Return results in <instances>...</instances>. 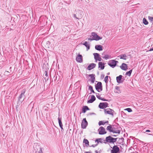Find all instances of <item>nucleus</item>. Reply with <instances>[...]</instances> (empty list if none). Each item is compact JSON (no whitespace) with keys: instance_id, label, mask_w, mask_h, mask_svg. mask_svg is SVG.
Segmentation results:
<instances>
[{"instance_id":"nucleus-1","label":"nucleus","mask_w":153,"mask_h":153,"mask_svg":"<svg viewBox=\"0 0 153 153\" xmlns=\"http://www.w3.org/2000/svg\"><path fill=\"white\" fill-rule=\"evenodd\" d=\"M102 39V38L98 36L96 33L93 32L91 33V35L90 36V38L88 39V40L90 41L93 40L98 41Z\"/></svg>"},{"instance_id":"nucleus-2","label":"nucleus","mask_w":153,"mask_h":153,"mask_svg":"<svg viewBox=\"0 0 153 153\" xmlns=\"http://www.w3.org/2000/svg\"><path fill=\"white\" fill-rule=\"evenodd\" d=\"M25 92V90L23 89L21 92L20 95L19 96L18 98V103H21L23 101L24 99L22 98L24 96V94Z\"/></svg>"},{"instance_id":"nucleus-3","label":"nucleus","mask_w":153,"mask_h":153,"mask_svg":"<svg viewBox=\"0 0 153 153\" xmlns=\"http://www.w3.org/2000/svg\"><path fill=\"white\" fill-rule=\"evenodd\" d=\"M117 140V138H114L109 136L105 138V141L107 142L110 143H114Z\"/></svg>"},{"instance_id":"nucleus-4","label":"nucleus","mask_w":153,"mask_h":153,"mask_svg":"<svg viewBox=\"0 0 153 153\" xmlns=\"http://www.w3.org/2000/svg\"><path fill=\"white\" fill-rule=\"evenodd\" d=\"M118 62L117 61L115 60H110L108 62V64L110 67L112 68H114L116 65L117 63Z\"/></svg>"},{"instance_id":"nucleus-5","label":"nucleus","mask_w":153,"mask_h":153,"mask_svg":"<svg viewBox=\"0 0 153 153\" xmlns=\"http://www.w3.org/2000/svg\"><path fill=\"white\" fill-rule=\"evenodd\" d=\"M95 88L98 92H100L102 90V86L101 82H99L95 85Z\"/></svg>"},{"instance_id":"nucleus-6","label":"nucleus","mask_w":153,"mask_h":153,"mask_svg":"<svg viewBox=\"0 0 153 153\" xmlns=\"http://www.w3.org/2000/svg\"><path fill=\"white\" fill-rule=\"evenodd\" d=\"M114 111L110 108H108L104 110V112L105 114H108L111 115L112 116L114 115Z\"/></svg>"},{"instance_id":"nucleus-7","label":"nucleus","mask_w":153,"mask_h":153,"mask_svg":"<svg viewBox=\"0 0 153 153\" xmlns=\"http://www.w3.org/2000/svg\"><path fill=\"white\" fill-rule=\"evenodd\" d=\"M120 151L119 148L116 145L114 146L113 148L111 150V153H119Z\"/></svg>"},{"instance_id":"nucleus-8","label":"nucleus","mask_w":153,"mask_h":153,"mask_svg":"<svg viewBox=\"0 0 153 153\" xmlns=\"http://www.w3.org/2000/svg\"><path fill=\"white\" fill-rule=\"evenodd\" d=\"M99 134H104L106 133V131L105 128L102 127H100L98 130Z\"/></svg>"},{"instance_id":"nucleus-9","label":"nucleus","mask_w":153,"mask_h":153,"mask_svg":"<svg viewBox=\"0 0 153 153\" xmlns=\"http://www.w3.org/2000/svg\"><path fill=\"white\" fill-rule=\"evenodd\" d=\"M88 125V122L85 118H84L81 123V127L82 128H85Z\"/></svg>"},{"instance_id":"nucleus-10","label":"nucleus","mask_w":153,"mask_h":153,"mask_svg":"<svg viewBox=\"0 0 153 153\" xmlns=\"http://www.w3.org/2000/svg\"><path fill=\"white\" fill-rule=\"evenodd\" d=\"M108 105V104L107 102H101L99 105V107L100 108L103 109L107 107Z\"/></svg>"},{"instance_id":"nucleus-11","label":"nucleus","mask_w":153,"mask_h":153,"mask_svg":"<svg viewBox=\"0 0 153 153\" xmlns=\"http://www.w3.org/2000/svg\"><path fill=\"white\" fill-rule=\"evenodd\" d=\"M94 56V59L97 62V60L99 61H101L102 60V59L100 56V55L99 54L97 53H94L93 54Z\"/></svg>"},{"instance_id":"nucleus-12","label":"nucleus","mask_w":153,"mask_h":153,"mask_svg":"<svg viewBox=\"0 0 153 153\" xmlns=\"http://www.w3.org/2000/svg\"><path fill=\"white\" fill-rule=\"evenodd\" d=\"M120 68L123 70L126 71L128 69L127 65L125 63L122 64L120 66Z\"/></svg>"},{"instance_id":"nucleus-13","label":"nucleus","mask_w":153,"mask_h":153,"mask_svg":"<svg viewBox=\"0 0 153 153\" xmlns=\"http://www.w3.org/2000/svg\"><path fill=\"white\" fill-rule=\"evenodd\" d=\"M118 57H119L120 59L124 60H126L128 57L127 55L126 54H121Z\"/></svg>"},{"instance_id":"nucleus-14","label":"nucleus","mask_w":153,"mask_h":153,"mask_svg":"<svg viewBox=\"0 0 153 153\" xmlns=\"http://www.w3.org/2000/svg\"><path fill=\"white\" fill-rule=\"evenodd\" d=\"M82 56L79 54L77 56L76 58V60L77 62H82Z\"/></svg>"},{"instance_id":"nucleus-15","label":"nucleus","mask_w":153,"mask_h":153,"mask_svg":"<svg viewBox=\"0 0 153 153\" xmlns=\"http://www.w3.org/2000/svg\"><path fill=\"white\" fill-rule=\"evenodd\" d=\"M96 66V65L94 63L90 64L88 67L87 69L89 70H90L94 68Z\"/></svg>"},{"instance_id":"nucleus-16","label":"nucleus","mask_w":153,"mask_h":153,"mask_svg":"<svg viewBox=\"0 0 153 153\" xmlns=\"http://www.w3.org/2000/svg\"><path fill=\"white\" fill-rule=\"evenodd\" d=\"M98 67L100 68V70H102L105 68L104 64L102 63V62H100L98 63Z\"/></svg>"},{"instance_id":"nucleus-17","label":"nucleus","mask_w":153,"mask_h":153,"mask_svg":"<svg viewBox=\"0 0 153 153\" xmlns=\"http://www.w3.org/2000/svg\"><path fill=\"white\" fill-rule=\"evenodd\" d=\"M95 99L96 98L94 96L92 95L91 99L88 101L87 102L88 103H91L95 100Z\"/></svg>"},{"instance_id":"nucleus-18","label":"nucleus","mask_w":153,"mask_h":153,"mask_svg":"<svg viewBox=\"0 0 153 153\" xmlns=\"http://www.w3.org/2000/svg\"><path fill=\"white\" fill-rule=\"evenodd\" d=\"M95 48L97 50L100 51L102 50V47L100 45H95Z\"/></svg>"},{"instance_id":"nucleus-19","label":"nucleus","mask_w":153,"mask_h":153,"mask_svg":"<svg viewBox=\"0 0 153 153\" xmlns=\"http://www.w3.org/2000/svg\"><path fill=\"white\" fill-rule=\"evenodd\" d=\"M96 96L99 99L104 101H108L107 100H106L104 98H102L100 97V95L99 94H96Z\"/></svg>"},{"instance_id":"nucleus-20","label":"nucleus","mask_w":153,"mask_h":153,"mask_svg":"<svg viewBox=\"0 0 153 153\" xmlns=\"http://www.w3.org/2000/svg\"><path fill=\"white\" fill-rule=\"evenodd\" d=\"M122 77V75H120L119 76H117V78H116L117 81L118 83H120L121 82L120 81Z\"/></svg>"},{"instance_id":"nucleus-21","label":"nucleus","mask_w":153,"mask_h":153,"mask_svg":"<svg viewBox=\"0 0 153 153\" xmlns=\"http://www.w3.org/2000/svg\"><path fill=\"white\" fill-rule=\"evenodd\" d=\"M89 76L91 77V82L92 83H94L95 80V78L94 76V75L93 74H90L89 75Z\"/></svg>"},{"instance_id":"nucleus-22","label":"nucleus","mask_w":153,"mask_h":153,"mask_svg":"<svg viewBox=\"0 0 153 153\" xmlns=\"http://www.w3.org/2000/svg\"><path fill=\"white\" fill-rule=\"evenodd\" d=\"M83 44L85 45L86 47L87 50V51L89 49L90 45L87 42H85L84 43H83Z\"/></svg>"},{"instance_id":"nucleus-23","label":"nucleus","mask_w":153,"mask_h":153,"mask_svg":"<svg viewBox=\"0 0 153 153\" xmlns=\"http://www.w3.org/2000/svg\"><path fill=\"white\" fill-rule=\"evenodd\" d=\"M112 130H113L114 131H111V132H112L114 133H117V134H120V131L119 129H115V128L114 127H113L112 129Z\"/></svg>"},{"instance_id":"nucleus-24","label":"nucleus","mask_w":153,"mask_h":153,"mask_svg":"<svg viewBox=\"0 0 153 153\" xmlns=\"http://www.w3.org/2000/svg\"><path fill=\"white\" fill-rule=\"evenodd\" d=\"M89 110V108L86 106H83L82 108V111L84 113H85L87 110Z\"/></svg>"},{"instance_id":"nucleus-25","label":"nucleus","mask_w":153,"mask_h":153,"mask_svg":"<svg viewBox=\"0 0 153 153\" xmlns=\"http://www.w3.org/2000/svg\"><path fill=\"white\" fill-rule=\"evenodd\" d=\"M61 119H62L61 118H60L59 117L58 118V122H59V126L60 127H62L63 126V125H62V123L61 122Z\"/></svg>"},{"instance_id":"nucleus-26","label":"nucleus","mask_w":153,"mask_h":153,"mask_svg":"<svg viewBox=\"0 0 153 153\" xmlns=\"http://www.w3.org/2000/svg\"><path fill=\"white\" fill-rule=\"evenodd\" d=\"M112 128L113 127H112L111 125H110L107 127L106 129L107 130L109 131L110 132H111V131H114L113 130H112Z\"/></svg>"},{"instance_id":"nucleus-27","label":"nucleus","mask_w":153,"mask_h":153,"mask_svg":"<svg viewBox=\"0 0 153 153\" xmlns=\"http://www.w3.org/2000/svg\"><path fill=\"white\" fill-rule=\"evenodd\" d=\"M83 143H85V145H86V146H89V141L88 140L86 139H84L83 140Z\"/></svg>"},{"instance_id":"nucleus-28","label":"nucleus","mask_w":153,"mask_h":153,"mask_svg":"<svg viewBox=\"0 0 153 153\" xmlns=\"http://www.w3.org/2000/svg\"><path fill=\"white\" fill-rule=\"evenodd\" d=\"M143 23L145 25H147L148 24V22L145 18H143Z\"/></svg>"},{"instance_id":"nucleus-29","label":"nucleus","mask_w":153,"mask_h":153,"mask_svg":"<svg viewBox=\"0 0 153 153\" xmlns=\"http://www.w3.org/2000/svg\"><path fill=\"white\" fill-rule=\"evenodd\" d=\"M132 72V70H131L129 71H128L126 72V75H128L129 76H130Z\"/></svg>"},{"instance_id":"nucleus-30","label":"nucleus","mask_w":153,"mask_h":153,"mask_svg":"<svg viewBox=\"0 0 153 153\" xmlns=\"http://www.w3.org/2000/svg\"><path fill=\"white\" fill-rule=\"evenodd\" d=\"M105 59H107L111 58V56L108 55H105L103 57Z\"/></svg>"},{"instance_id":"nucleus-31","label":"nucleus","mask_w":153,"mask_h":153,"mask_svg":"<svg viewBox=\"0 0 153 153\" xmlns=\"http://www.w3.org/2000/svg\"><path fill=\"white\" fill-rule=\"evenodd\" d=\"M88 89L91 91V92H93L94 93H95V92H94V91L93 89V88L92 86H91V85H89V88Z\"/></svg>"},{"instance_id":"nucleus-32","label":"nucleus","mask_w":153,"mask_h":153,"mask_svg":"<svg viewBox=\"0 0 153 153\" xmlns=\"http://www.w3.org/2000/svg\"><path fill=\"white\" fill-rule=\"evenodd\" d=\"M98 124L99 125V126H100L101 125H104L105 124L104 121H100L98 123Z\"/></svg>"},{"instance_id":"nucleus-33","label":"nucleus","mask_w":153,"mask_h":153,"mask_svg":"<svg viewBox=\"0 0 153 153\" xmlns=\"http://www.w3.org/2000/svg\"><path fill=\"white\" fill-rule=\"evenodd\" d=\"M108 76H106L104 78V80L106 83H108Z\"/></svg>"},{"instance_id":"nucleus-34","label":"nucleus","mask_w":153,"mask_h":153,"mask_svg":"<svg viewBox=\"0 0 153 153\" xmlns=\"http://www.w3.org/2000/svg\"><path fill=\"white\" fill-rule=\"evenodd\" d=\"M148 19L151 22H152L153 21V17L150 16H149L148 17Z\"/></svg>"},{"instance_id":"nucleus-35","label":"nucleus","mask_w":153,"mask_h":153,"mask_svg":"<svg viewBox=\"0 0 153 153\" xmlns=\"http://www.w3.org/2000/svg\"><path fill=\"white\" fill-rule=\"evenodd\" d=\"M36 153H43L42 150V148H40L38 152H36Z\"/></svg>"},{"instance_id":"nucleus-36","label":"nucleus","mask_w":153,"mask_h":153,"mask_svg":"<svg viewBox=\"0 0 153 153\" xmlns=\"http://www.w3.org/2000/svg\"><path fill=\"white\" fill-rule=\"evenodd\" d=\"M115 89L118 90V91H117L116 92L117 93H119L120 92V88L118 86H116L115 87Z\"/></svg>"},{"instance_id":"nucleus-37","label":"nucleus","mask_w":153,"mask_h":153,"mask_svg":"<svg viewBox=\"0 0 153 153\" xmlns=\"http://www.w3.org/2000/svg\"><path fill=\"white\" fill-rule=\"evenodd\" d=\"M125 110H127L129 112H131L132 111L131 109L129 108H126Z\"/></svg>"},{"instance_id":"nucleus-38","label":"nucleus","mask_w":153,"mask_h":153,"mask_svg":"<svg viewBox=\"0 0 153 153\" xmlns=\"http://www.w3.org/2000/svg\"><path fill=\"white\" fill-rule=\"evenodd\" d=\"M102 139L101 138H99L97 139H96L95 140V142H97V143H98L99 142H101V140Z\"/></svg>"},{"instance_id":"nucleus-39","label":"nucleus","mask_w":153,"mask_h":153,"mask_svg":"<svg viewBox=\"0 0 153 153\" xmlns=\"http://www.w3.org/2000/svg\"><path fill=\"white\" fill-rule=\"evenodd\" d=\"M4 74L5 75H9L10 74V73L8 71H6L4 72Z\"/></svg>"},{"instance_id":"nucleus-40","label":"nucleus","mask_w":153,"mask_h":153,"mask_svg":"<svg viewBox=\"0 0 153 153\" xmlns=\"http://www.w3.org/2000/svg\"><path fill=\"white\" fill-rule=\"evenodd\" d=\"M73 16L76 19H79V18H77L76 17V14H74Z\"/></svg>"},{"instance_id":"nucleus-41","label":"nucleus","mask_w":153,"mask_h":153,"mask_svg":"<svg viewBox=\"0 0 153 153\" xmlns=\"http://www.w3.org/2000/svg\"><path fill=\"white\" fill-rule=\"evenodd\" d=\"M95 152L96 153H101L100 152V151H98L97 150H96V151H95Z\"/></svg>"},{"instance_id":"nucleus-42","label":"nucleus","mask_w":153,"mask_h":153,"mask_svg":"<svg viewBox=\"0 0 153 153\" xmlns=\"http://www.w3.org/2000/svg\"><path fill=\"white\" fill-rule=\"evenodd\" d=\"M153 51V47L152 48H151L149 50V51Z\"/></svg>"},{"instance_id":"nucleus-43","label":"nucleus","mask_w":153,"mask_h":153,"mask_svg":"<svg viewBox=\"0 0 153 153\" xmlns=\"http://www.w3.org/2000/svg\"><path fill=\"white\" fill-rule=\"evenodd\" d=\"M108 121H106L105 122H104L105 124V123H108Z\"/></svg>"},{"instance_id":"nucleus-44","label":"nucleus","mask_w":153,"mask_h":153,"mask_svg":"<svg viewBox=\"0 0 153 153\" xmlns=\"http://www.w3.org/2000/svg\"><path fill=\"white\" fill-rule=\"evenodd\" d=\"M97 146V145H92V146L94 147H95L96 146Z\"/></svg>"},{"instance_id":"nucleus-45","label":"nucleus","mask_w":153,"mask_h":153,"mask_svg":"<svg viewBox=\"0 0 153 153\" xmlns=\"http://www.w3.org/2000/svg\"><path fill=\"white\" fill-rule=\"evenodd\" d=\"M85 153H91V152H86Z\"/></svg>"},{"instance_id":"nucleus-46","label":"nucleus","mask_w":153,"mask_h":153,"mask_svg":"<svg viewBox=\"0 0 153 153\" xmlns=\"http://www.w3.org/2000/svg\"><path fill=\"white\" fill-rule=\"evenodd\" d=\"M61 128V131H63V128L62 127H60Z\"/></svg>"},{"instance_id":"nucleus-47","label":"nucleus","mask_w":153,"mask_h":153,"mask_svg":"<svg viewBox=\"0 0 153 153\" xmlns=\"http://www.w3.org/2000/svg\"><path fill=\"white\" fill-rule=\"evenodd\" d=\"M146 132H150V131L149 130H147L146 131Z\"/></svg>"},{"instance_id":"nucleus-48","label":"nucleus","mask_w":153,"mask_h":153,"mask_svg":"<svg viewBox=\"0 0 153 153\" xmlns=\"http://www.w3.org/2000/svg\"><path fill=\"white\" fill-rule=\"evenodd\" d=\"M45 75H46V76H47V73H46V74H45Z\"/></svg>"},{"instance_id":"nucleus-49","label":"nucleus","mask_w":153,"mask_h":153,"mask_svg":"<svg viewBox=\"0 0 153 153\" xmlns=\"http://www.w3.org/2000/svg\"><path fill=\"white\" fill-rule=\"evenodd\" d=\"M92 114H94V113H93Z\"/></svg>"},{"instance_id":"nucleus-50","label":"nucleus","mask_w":153,"mask_h":153,"mask_svg":"<svg viewBox=\"0 0 153 153\" xmlns=\"http://www.w3.org/2000/svg\"><path fill=\"white\" fill-rule=\"evenodd\" d=\"M109 74V73H108V74Z\"/></svg>"},{"instance_id":"nucleus-51","label":"nucleus","mask_w":153,"mask_h":153,"mask_svg":"<svg viewBox=\"0 0 153 153\" xmlns=\"http://www.w3.org/2000/svg\"><path fill=\"white\" fill-rule=\"evenodd\" d=\"M109 74V73H108V74Z\"/></svg>"},{"instance_id":"nucleus-52","label":"nucleus","mask_w":153,"mask_h":153,"mask_svg":"<svg viewBox=\"0 0 153 153\" xmlns=\"http://www.w3.org/2000/svg\"><path fill=\"white\" fill-rule=\"evenodd\" d=\"M109 74V73H108V74Z\"/></svg>"},{"instance_id":"nucleus-53","label":"nucleus","mask_w":153,"mask_h":153,"mask_svg":"<svg viewBox=\"0 0 153 153\" xmlns=\"http://www.w3.org/2000/svg\"><path fill=\"white\" fill-rule=\"evenodd\" d=\"M113 136H115V135H114Z\"/></svg>"},{"instance_id":"nucleus-54","label":"nucleus","mask_w":153,"mask_h":153,"mask_svg":"<svg viewBox=\"0 0 153 153\" xmlns=\"http://www.w3.org/2000/svg\"><path fill=\"white\" fill-rule=\"evenodd\" d=\"M149 135H151V134H149Z\"/></svg>"}]
</instances>
